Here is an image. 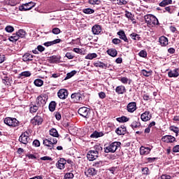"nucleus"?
<instances>
[{"instance_id":"f257e3e1","label":"nucleus","mask_w":179,"mask_h":179,"mask_svg":"<svg viewBox=\"0 0 179 179\" xmlns=\"http://www.w3.org/2000/svg\"><path fill=\"white\" fill-rule=\"evenodd\" d=\"M121 145L120 142H113L110 145L105 148V153H115L118 149V147Z\"/></svg>"},{"instance_id":"f03ea898","label":"nucleus","mask_w":179,"mask_h":179,"mask_svg":"<svg viewBox=\"0 0 179 179\" xmlns=\"http://www.w3.org/2000/svg\"><path fill=\"white\" fill-rule=\"evenodd\" d=\"M48 100V96L47 94H41L36 99V106L38 107H44Z\"/></svg>"},{"instance_id":"7ed1b4c3","label":"nucleus","mask_w":179,"mask_h":179,"mask_svg":"<svg viewBox=\"0 0 179 179\" xmlns=\"http://www.w3.org/2000/svg\"><path fill=\"white\" fill-rule=\"evenodd\" d=\"M144 18L149 26H156L157 24H159V20L154 15H145Z\"/></svg>"},{"instance_id":"20e7f679","label":"nucleus","mask_w":179,"mask_h":179,"mask_svg":"<svg viewBox=\"0 0 179 179\" xmlns=\"http://www.w3.org/2000/svg\"><path fill=\"white\" fill-rule=\"evenodd\" d=\"M4 124L8 127H18L19 121L16 118L13 117H6L4 119Z\"/></svg>"},{"instance_id":"39448f33","label":"nucleus","mask_w":179,"mask_h":179,"mask_svg":"<svg viewBox=\"0 0 179 179\" xmlns=\"http://www.w3.org/2000/svg\"><path fill=\"white\" fill-rule=\"evenodd\" d=\"M87 157L90 162H93L99 157L98 150H90L87 154Z\"/></svg>"},{"instance_id":"423d86ee","label":"nucleus","mask_w":179,"mask_h":179,"mask_svg":"<svg viewBox=\"0 0 179 179\" xmlns=\"http://www.w3.org/2000/svg\"><path fill=\"white\" fill-rule=\"evenodd\" d=\"M36 6V3L30 1L29 3L22 4L19 7V10L24 11V10H30L32 8Z\"/></svg>"},{"instance_id":"0eeeda50","label":"nucleus","mask_w":179,"mask_h":179,"mask_svg":"<svg viewBox=\"0 0 179 179\" xmlns=\"http://www.w3.org/2000/svg\"><path fill=\"white\" fill-rule=\"evenodd\" d=\"M19 141L21 142V143H23L24 145H27V143H29V141H30V138L29 137V133H27V131L22 133L19 138Z\"/></svg>"},{"instance_id":"6e6552de","label":"nucleus","mask_w":179,"mask_h":179,"mask_svg":"<svg viewBox=\"0 0 179 179\" xmlns=\"http://www.w3.org/2000/svg\"><path fill=\"white\" fill-rule=\"evenodd\" d=\"M78 113L81 115V117H83L84 118H87L89 113H90V109L86 107H82L78 109Z\"/></svg>"},{"instance_id":"1a4fd4ad","label":"nucleus","mask_w":179,"mask_h":179,"mask_svg":"<svg viewBox=\"0 0 179 179\" xmlns=\"http://www.w3.org/2000/svg\"><path fill=\"white\" fill-rule=\"evenodd\" d=\"M162 141L165 142L166 143H173V142L176 141V138L170 135L164 136L162 138Z\"/></svg>"},{"instance_id":"9d476101","label":"nucleus","mask_w":179,"mask_h":179,"mask_svg":"<svg viewBox=\"0 0 179 179\" xmlns=\"http://www.w3.org/2000/svg\"><path fill=\"white\" fill-rule=\"evenodd\" d=\"M33 125H41L43 122V118L41 116H35L31 120Z\"/></svg>"},{"instance_id":"9b49d317","label":"nucleus","mask_w":179,"mask_h":179,"mask_svg":"<svg viewBox=\"0 0 179 179\" xmlns=\"http://www.w3.org/2000/svg\"><path fill=\"white\" fill-rule=\"evenodd\" d=\"M94 66L96 68H102L103 69H107V68H110V65L108 64H105L101 62H96L94 63Z\"/></svg>"},{"instance_id":"f8f14e48","label":"nucleus","mask_w":179,"mask_h":179,"mask_svg":"<svg viewBox=\"0 0 179 179\" xmlns=\"http://www.w3.org/2000/svg\"><path fill=\"white\" fill-rule=\"evenodd\" d=\"M141 118L142 121L146 122V121H149L152 118V115L148 111H145L141 115Z\"/></svg>"},{"instance_id":"ddd939ff","label":"nucleus","mask_w":179,"mask_h":179,"mask_svg":"<svg viewBox=\"0 0 179 179\" xmlns=\"http://www.w3.org/2000/svg\"><path fill=\"white\" fill-rule=\"evenodd\" d=\"M117 36H119V38L121 40H124L125 43H129V41L128 40V38H127V35L125 34V32L122 30H120L117 32Z\"/></svg>"},{"instance_id":"4468645a","label":"nucleus","mask_w":179,"mask_h":179,"mask_svg":"<svg viewBox=\"0 0 179 179\" xmlns=\"http://www.w3.org/2000/svg\"><path fill=\"white\" fill-rule=\"evenodd\" d=\"M43 145L47 146L50 149V150H52L54 149V145L52 144V141L48 138H45L43 140Z\"/></svg>"},{"instance_id":"2eb2a0df","label":"nucleus","mask_w":179,"mask_h":179,"mask_svg":"<svg viewBox=\"0 0 179 179\" xmlns=\"http://www.w3.org/2000/svg\"><path fill=\"white\" fill-rule=\"evenodd\" d=\"M85 176L87 177H89L90 176H96L97 174V170L94 168H90L87 170V171L85 172Z\"/></svg>"},{"instance_id":"dca6fc26","label":"nucleus","mask_w":179,"mask_h":179,"mask_svg":"<svg viewBox=\"0 0 179 179\" xmlns=\"http://www.w3.org/2000/svg\"><path fill=\"white\" fill-rule=\"evenodd\" d=\"M115 132L117 135H125L127 133V127H125V126H121L116 129Z\"/></svg>"},{"instance_id":"f3484780","label":"nucleus","mask_w":179,"mask_h":179,"mask_svg":"<svg viewBox=\"0 0 179 179\" xmlns=\"http://www.w3.org/2000/svg\"><path fill=\"white\" fill-rule=\"evenodd\" d=\"M179 73H178V69L171 70L168 73V76L169 78H178Z\"/></svg>"},{"instance_id":"a211bd4d","label":"nucleus","mask_w":179,"mask_h":179,"mask_svg":"<svg viewBox=\"0 0 179 179\" xmlns=\"http://www.w3.org/2000/svg\"><path fill=\"white\" fill-rule=\"evenodd\" d=\"M58 97L62 99H65L66 97H68V91L67 90H59L57 93Z\"/></svg>"},{"instance_id":"6ab92c4d","label":"nucleus","mask_w":179,"mask_h":179,"mask_svg":"<svg viewBox=\"0 0 179 179\" xmlns=\"http://www.w3.org/2000/svg\"><path fill=\"white\" fill-rule=\"evenodd\" d=\"M136 110V103L135 102L129 103L127 106V111L129 113H134Z\"/></svg>"},{"instance_id":"aec40b11","label":"nucleus","mask_w":179,"mask_h":179,"mask_svg":"<svg viewBox=\"0 0 179 179\" xmlns=\"http://www.w3.org/2000/svg\"><path fill=\"white\" fill-rule=\"evenodd\" d=\"M92 31L93 34H100V33H101V27H100V25H94Z\"/></svg>"},{"instance_id":"412c9836","label":"nucleus","mask_w":179,"mask_h":179,"mask_svg":"<svg viewBox=\"0 0 179 179\" xmlns=\"http://www.w3.org/2000/svg\"><path fill=\"white\" fill-rule=\"evenodd\" d=\"M159 43L162 47H166L169 44V39L165 36H161L159 38Z\"/></svg>"},{"instance_id":"4be33fe9","label":"nucleus","mask_w":179,"mask_h":179,"mask_svg":"<svg viewBox=\"0 0 179 179\" xmlns=\"http://www.w3.org/2000/svg\"><path fill=\"white\" fill-rule=\"evenodd\" d=\"M22 60L24 62H27V61H33V55H30L29 53H25L22 57Z\"/></svg>"},{"instance_id":"5701e85b","label":"nucleus","mask_w":179,"mask_h":179,"mask_svg":"<svg viewBox=\"0 0 179 179\" xmlns=\"http://www.w3.org/2000/svg\"><path fill=\"white\" fill-rule=\"evenodd\" d=\"M150 153V148H145L143 146L140 148V155H149Z\"/></svg>"},{"instance_id":"b1692460","label":"nucleus","mask_w":179,"mask_h":179,"mask_svg":"<svg viewBox=\"0 0 179 179\" xmlns=\"http://www.w3.org/2000/svg\"><path fill=\"white\" fill-rule=\"evenodd\" d=\"M59 43H61V39L59 38L54 40L52 41L45 42L44 43V45H45V47H50V45H54V44H58Z\"/></svg>"},{"instance_id":"393cba45","label":"nucleus","mask_w":179,"mask_h":179,"mask_svg":"<svg viewBox=\"0 0 179 179\" xmlns=\"http://www.w3.org/2000/svg\"><path fill=\"white\" fill-rule=\"evenodd\" d=\"M104 134H103V132L100 131H95L93 132L92 134H91L90 138H101V136H103Z\"/></svg>"},{"instance_id":"a878e982","label":"nucleus","mask_w":179,"mask_h":179,"mask_svg":"<svg viewBox=\"0 0 179 179\" xmlns=\"http://www.w3.org/2000/svg\"><path fill=\"white\" fill-rule=\"evenodd\" d=\"M29 76H31V73L30 71H24L19 74L18 78H29Z\"/></svg>"},{"instance_id":"bb28decb","label":"nucleus","mask_w":179,"mask_h":179,"mask_svg":"<svg viewBox=\"0 0 179 179\" xmlns=\"http://www.w3.org/2000/svg\"><path fill=\"white\" fill-rule=\"evenodd\" d=\"M20 36L17 35V34H13V36H10L8 40L10 41H12V43H16L17 40H19Z\"/></svg>"},{"instance_id":"cd10ccee","label":"nucleus","mask_w":179,"mask_h":179,"mask_svg":"<svg viewBox=\"0 0 179 179\" xmlns=\"http://www.w3.org/2000/svg\"><path fill=\"white\" fill-rule=\"evenodd\" d=\"M71 99H73L74 101H79L82 99V95L79 93H74L71 94Z\"/></svg>"},{"instance_id":"c85d7f7f","label":"nucleus","mask_w":179,"mask_h":179,"mask_svg":"<svg viewBox=\"0 0 179 179\" xmlns=\"http://www.w3.org/2000/svg\"><path fill=\"white\" fill-rule=\"evenodd\" d=\"M107 54L110 55V57H117V50L115 49H109L107 50Z\"/></svg>"},{"instance_id":"c756f323","label":"nucleus","mask_w":179,"mask_h":179,"mask_svg":"<svg viewBox=\"0 0 179 179\" xmlns=\"http://www.w3.org/2000/svg\"><path fill=\"white\" fill-rule=\"evenodd\" d=\"M55 107H57V103L55 101H52L49 104V110L52 113L55 111Z\"/></svg>"},{"instance_id":"7c9ffc66","label":"nucleus","mask_w":179,"mask_h":179,"mask_svg":"<svg viewBox=\"0 0 179 179\" xmlns=\"http://www.w3.org/2000/svg\"><path fill=\"white\" fill-rule=\"evenodd\" d=\"M173 2L172 0H163L162 3H159V6L164 8V6H167V5H170Z\"/></svg>"},{"instance_id":"2f4dec72","label":"nucleus","mask_w":179,"mask_h":179,"mask_svg":"<svg viewBox=\"0 0 179 179\" xmlns=\"http://www.w3.org/2000/svg\"><path fill=\"white\" fill-rule=\"evenodd\" d=\"M50 135H51V136H53L54 138H58V131H57V129H51L50 130Z\"/></svg>"},{"instance_id":"473e14b6","label":"nucleus","mask_w":179,"mask_h":179,"mask_svg":"<svg viewBox=\"0 0 179 179\" xmlns=\"http://www.w3.org/2000/svg\"><path fill=\"white\" fill-rule=\"evenodd\" d=\"M94 58H97V54L96 53H89L85 56V59H94Z\"/></svg>"},{"instance_id":"72a5a7b5","label":"nucleus","mask_w":179,"mask_h":179,"mask_svg":"<svg viewBox=\"0 0 179 179\" xmlns=\"http://www.w3.org/2000/svg\"><path fill=\"white\" fill-rule=\"evenodd\" d=\"M75 75H76V71L75 70L72 71L70 73H68L66 78H64V80H67V79H71V78H72V76H75Z\"/></svg>"},{"instance_id":"f704fd0d","label":"nucleus","mask_w":179,"mask_h":179,"mask_svg":"<svg viewBox=\"0 0 179 179\" xmlns=\"http://www.w3.org/2000/svg\"><path fill=\"white\" fill-rule=\"evenodd\" d=\"M35 86L38 87H41L42 85H43L44 82L41 79H36L34 82Z\"/></svg>"},{"instance_id":"c9c22d12","label":"nucleus","mask_w":179,"mask_h":179,"mask_svg":"<svg viewBox=\"0 0 179 179\" xmlns=\"http://www.w3.org/2000/svg\"><path fill=\"white\" fill-rule=\"evenodd\" d=\"M130 37L131 38H132V40H137V41H139V40H141V36H139V34L135 33L131 34Z\"/></svg>"},{"instance_id":"e433bc0d","label":"nucleus","mask_w":179,"mask_h":179,"mask_svg":"<svg viewBox=\"0 0 179 179\" xmlns=\"http://www.w3.org/2000/svg\"><path fill=\"white\" fill-rule=\"evenodd\" d=\"M117 121H118V122H128L129 119L125 116H122L121 117L117 118Z\"/></svg>"},{"instance_id":"4c0bfd02","label":"nucleus","mask_w":179,"mask_h":179,"mask_svg":"<svg viewBox=\"0 0 179 179\" xmlns=\"http://www.w3.org/2000/svg\"><path fill=\"white\" fill-rule=\"evenodd\" d=\"M169 129H170V131H173V132H174L176 134V136H178V132H179L178 127L171 126L169 127Z\"/></svg>"},{"instance_id":"58836bf2","label":"nucleus","mask_w":179,"mask_h":179,"mask_svg":"<svg viewBox=\"0 0 179 179\" xmlns=\"http://www.w3.org/2000/svg\"><path fill=\"white\" fill-rule=\"evenodd\" d=\"M17 34L18 35V37H21V38H23L26 36V31L23 29H20L17 32Z\"/></svg>"},{"instance_id":"ea45409f","label":"nucleus","mask_w":179,"mask_h":179,"mask_svg":"<svg viewBox=\"0 0 179 179\" xmlns=\"http://www.w3.org/2000/svg\"><path fill=\"white\" fill-rule=\"evenodd\" d=\"M141 126V123L136 121L132 122L131 127L133 129H135V128H138V127Z\"/></svg>"},{"instance_id":"a19ab883","label":"nucleus","mask_w":179,"mask_h":179,"mask_svg":"<svg viewBox=\"0 0 179 179\" xmlns=\"http://www.w3.org/2000/svg\"><path fill=\"white\" fill-rule=\"evenodd\" d=\"M83 13H86L87 15H92V13H94V10L92 8H85L83 10Z\"/></svg>"},{"instance_id":"79ce46f5","label":"nucleus","mask_w":179,"mask_h":179,"mask_svg":"<svg viewBox=\"0 0 179 179\" xmlns=\"http://www.w3.org/2000/svg\"><path fill=\"white\" fill-rule=\"evenodd\" d=\"M5 30L6 31H7V33H13L15 29L13 28V27L8 25L6 27Z\"/></svg>"},{"instance_id":"37998d69","label":"nucleus","mask_w":179,"mask_h":179,"mask_svg":"<svg viewBox=\"0 0 179 179\" xmlns=\"http://www.w3.org/2000/svg\"><path fill=\"white\" fill-rule=\"evenodd\" d=\"M38 106L36 104V105H34L33 106H31L30 107V113H36L37 112V110H38Z\"/></svg>"},{"instance_id":"c03bdc74","label":"nucleus","mask_w":179,"mask_h":179,"mask_svg":"<svg viewBox=\"0 0 179 179\" xmlns=\"http://www.w3.org/2000/svg\"><path fill=\"white\" fill-rule=\"evenodd\" d=\"M138 55L140 57H142V58H146V57H148V52H146V51H145V50H141L138 53Z\"/></svg>"},{"instance_id":"a18cd8bd","label":"nucleus","mask_w":179,"mask_h":179,"mask_svg":"<svg viewBox=\"0 0 179 179\" xmlns=\"http://www.w3.org/2000/svg\"><path fill=\"white\" fill-rule=\"evenodd\" d=\"M100 0H89L90 5H100Z\"/></svg>"},{"instance_id":"49530a36","label":"nucleus","mask_w":179,"mask_h":179,"mask_svg":"<svg viewBox=\"0 0 179 179\" xmlns=\"http://www.w3.org/2000/svg\"><path fill=\"white\" fill-rule=\"evenodd\" d=\"M73 177L74 176H73V173H67L64 176L65 179H73Z\"/></svg>"},{"instance_id":"de8ad7c7","label":"nucleus","mask_w":179,"mask_h":179,"mask_svg":"<svg viewBox=\"0 0 179 179\" xmlns=\"http://www.w3.org/2000/svg\"><path fill=\"white\" fill-rule=\"evenodd\" d=\"M125 16L127 17V19H130V20H132L134 19V15L132 13H129V11H126L125 12Z\"/></svg>"},{"instance_id":"09e8293b","label":"nucleus","mask_w":179,"mask_h":179,"mask_svg":"<svg viewBox=\"0 0 179 179\" xmlns=\"http://www.w3.org/2000/svg\"><path fill=\"white\" fill-rule=\"evenodd\" d=\"M53 34H59L61 33V29L59 28H53L52 30Z\"/></svg>"},{"instance_id":"8fccbe9b","label":"nucleus","mask_w":179,"mask_h":179,"mask_svg":"<svg viewBox=\"0 0 179 179\" xmlns=\"http://www.w3.org/2000/svg\"><path fill=\"white\" fill-rule=\"evenodd\" d=\"M48 139L51 141L53 145H57V143H58V140L55 137H50V138H48Z\"/></svg>"},{"instance_id":"3c124183","label":"nucleus","mask_w":179,"mask_h":179,"mask_svg":"<svg viewBox=\"0 0 179 179\" xmlns=\"http://www.w3.org/2000/svg\"><path fill=\"white\" fill-rule=\"evenodd\" d=\"M56 166L57 169H59V170H64V169H65V165L64 164H59L57 162Z\"/></svg>"},{"instance_id":"603ef678","label":"nucleus","mask_w":179,"mask_h":179,"mask_svg":"<svg viewBox=\"0 0 179 179\" xmlns=\"http://www.w3.org/2000/svg\"><path fill=\"white\" fill-rule=\"evenodd\" d=\"M73 51H74V52H76L77 54H83V50H82V49L78 48H73Z\"/></svg>"},{"instance_id":"864d4df0","label":"nucleus","mask_w":179,"mask_h":179,"mask_svg":"<svg viewBox=\"0 0 179 179\" xmlns=\"http://www.w3.org/2000/svg\"><path fill=\"white\" fill-rule=\"evenodd\" d=\"M142 172H143V174L148 176V174H149V169L148 167L143 168Z\"/></svg>"},{"instance_id":"5fc2aeb1","label":"nucleus","mask_w":179,"mask_h":179,"mask_svg":"<svg viewBox=\"0 0 179 179\" xmlns=\"http://www.w3.org/2000/svg\"><path fill=\"white\" fill-rule=\"evenodd\" d=\"M33 145L35 146V148H38V146H40V141L38 140H34L33 141Z\"/></svg>"},{"instance_id":"6e6d98bb","label":"nucleus","mask_w":179,"mask_h":179,"mask_svg":"<svg viewBox=\"0 0 179 179\" xmlns=\"http://www.w3.org/2000/svg\"><path fill=\"white\" fill-rule=\"evenodd\" d=\"M112 43H113V44H115V45H117V44H120L121 40H120V39H118V38H113V41H112Z\"/></svg>"},{"instance_id":"4d7b16f0","label":"nucleus","mask_w":179,"mask_h":179,"mask_svg":"<svg viewBox=\"0 0 179 179\" xmlns=\"http://www.w3.org/2000/svg\"><path fill=\"white\" fill-rule=\"evenodd\" d=\"M99 99H106V93L104 92H101L99 93Z\"/></svg>"},{"instance_id":"13d9d810","label":"nucleus","mask_w":179,"mask_h":179,"mask_svg":"<svg viewBox=\"0 0 179 179\" xmlns=\"http://www.w3.org/2000/svg\"><path fill=\"white\" fill-rule=\"evenodd\" d=\"M117 3L119 5H127V1L126 0H117Z\"/></svg>"},{"instance_id":"bf43d9fd","label":"nucleus","mask_w":179,"mask_h":179,"mask_svg":"<svg viewBox=\"0 0 179 179\" xmlns=\"http://www.w3.org/2000/svg\"><path fill=\"white\" fill-rule=\"evenodd\" d=\"M101 166H103V162L101 161L96 162L94 164L95 167H101Z\"/></svg>"},{"instance_id":"052dcab7","label":"nucleus","mask_w":179,"mask_h":179,"mask_svg":"<svg viewBox=\"0 0 179 179\" xmlns=\"http://www.w3.org/2000/svg\"><path fill=\"white\" fill-rule=\"evenodd\" d=\"M173 152L174 153H178V152H179V145H176V146H174V147L173 148Z\"/></svg>"},{"instance_id":"680f3d73","label":"nucleus","mask_w":179,"mask_h":179,"mask_svg":"<svg viewBox=\"0 0 179 179\" xmlns=\"http://www.w3.org/2000/svg\"><path fill=\"white\" fill-rule=\"evenodd\" d=\"M66 58H68L69 59H73V55H72V53H71V52H67L66 54Z\"/></svg>"},{"instance_id":"e2e57ef3","label":"nucleus","mask_w":179,"mask_h":179,"mask_svg":"<svg viewBox=\"0 0 179 179\" xmlns=\"http://www.w3.org/2000/svg\"><path fill=\"white\" fill-rule=\"evenodd\" d=\"M142 73L143 76H149L150 75V71H147L146 70H142Z\"/></svg>"},{"instance_id":"0e129e2a","label":"nucleus","mask_w":179,"mask_h":179,"mask_svg":"<svg viewBox=\"0 0 179 179\" xmlns=\"http://www.w3.org/2000/svg\"><path fill=\"white\" fill-rule=\"evenodd\" d=\"M128 78H126V77H122L121 79H120V82H122V83H128Z\"/></svg>"},{"instance_id":"69168bd1","label":"nucleus","mask_w":179,"mask_h":179,"mask_svg":"<svg viewBox=\"0 0 179 179\" xmlns=\"http://www.w3.org/2000/svg\"><path fill=\"white\" fill-rule=\"evenodd\" d=\"M27 157H29V159H31V160H36L37 159V157H36L35 155L33 154L28 155Z\"/></svg>"},{"instance_id":"338daca9","label":"nucleus","mask_w":179,"mask_h":179,"mask_svg":"<svg viewBox=\"0 0 179 179\" xmlns=\"http://www.w3.org/2000/svg\"><path fill=\"white\" fill-rule=\"evenodd\" d=\"M37 50L38 51H40V52H43V51H44V50H45V48L44 47H43V45H38L37 47Z\"/></svg>"},{"instance_id":"774afa93","label":"nucleus","mask_w":179,"mask_h":179,"mask_svg":"<svg viewBox=\"0 0 179 179\" xmlns=\"http://www.w3.org/2000/svg\"><path fill=\"white\" fill-rule=\"evenodd\" d=\"M170 178H171V176L166 174H164L161 176V179H170Z\"/></svg>"}]
</instances>
